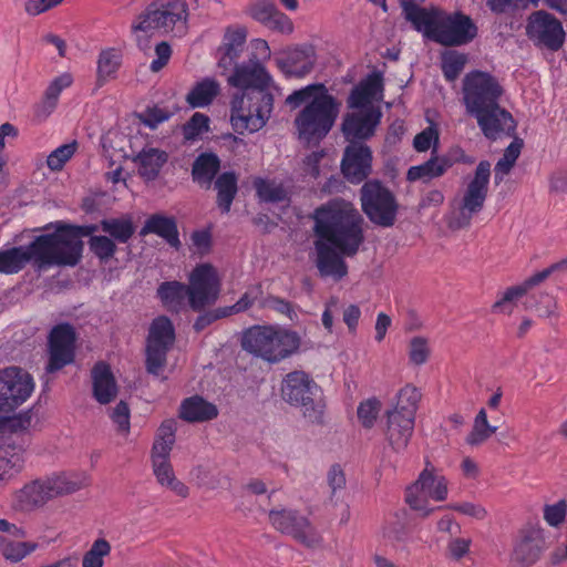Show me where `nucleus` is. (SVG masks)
<instances>
[{
	"instance_id": "1",
	"label": "nucleus",
	"mask_w": 567,
	"mask_h": 567,
	"mask_svg": "<svg viewBox=\"0 0 567 567\" xmlns=\"http://www.w3.org/2000/svg\"><path fill=\"white\" fill-rule=\"evenodd\" d=\"M231 69L228 83L243 90L231 100V126L238 134L257 132L266 125L274 107V96L268 91L271 78L256 56Z\"/></svg>"
},
{
	"instance_id": "2",
	"label": "nucleus",
	"mask_w": 567,
	"mask_h": 567,
	"mask_svg": "<svg viewBox=\"0 0 567 567\" xmlns=\"http://www.w3.org/2000/svg\"><path fill=\"white\" fill-rule=\"evenodd\" d=\"M462 84L466 113L477 121L486 138L495 141L502 134L512 136L515 133L516 122L499 104L504 89L494 75L474 70L463 78Z\"/></svg>"
},
{
	"instance_id": "3",
	"label": "nucleus",
	"mask_w": 567,
	"mask_h": 567,
	"mask_svg": "<svg viewBox=\"0 0 567 567\" xmlns=\"http://www.w3.org/2000/svg\"><path fill=\"white\" fill-rule=\"evenodd\" d=\"M290 110L305 106L293 120L297 137L307 145L319 144L332 130L342 103L323 83H312L290 93L285 101Z\"/></svg>"
},
{
	"instance_id": "4",
	"label": "nucleus",
	"mask_w": 567,
	"mask_h": 567,
	"mask_svg": "<svg viewBox=\"0 0 567 567\" xmlns=\"http://www.w3.org/2000/svg\"><path fill=\"white\" fill-rule=\"evenodd\" d=\"M316 238L337 247L346 257H353L365 240V220L350 202L336 198L313 210Z\"/></svg>"
},
{
	"instance_id": "5",
	"label": "nucleus",
	"mask_w": 567,
	"mask_h": 567,
	"mask_svg": "<svg viewBox=\"0 0 567 567\" xmlns=\"http://www.w3.org/2000/svg\"><path fill=\"white\" fill-rule=\"evenodd\" d=\"M403 16L415 31L443 47H461L477 35V27L471 17L457 11L447 13L437 7H421L413 0H401Z\"/></svg>"
},
{
	"instance_id": "6",
	"label": "nucleus",
	"mask_w": 567,
	"mask_h": 567,
	"mask_svg": "<svg viewBox=\"0 0 567 567\" xmlns=\"http://www.w3.org/2000/svg\"><path fill=\"white\" fill-rule=\"evenodd\" d=\"M219 287L215 268L210 264H202L192 271L188 286L175 280L164 281L157 288V297L169 311L178 312L186 298L194 311H202L218 299Z\"/></svg>"
},
{
	"instance_id": "7",
	"label": "nucleus",
	"mask_w": 567,
	"mask_h": 567,
	"mask_svg": "<svg viewBox=\"0 0 567 567\" xmlns=\"http://www.w3.org/2000/svg\"><path fill=\"white\" fill-rule=\"evenodd\" d=\"M188 16L187 0H152L134 19L131 31L136 35L137 47L146 50L148 40L138 33L182 35L187 30Z\"/></svg>"
},
{
	"instance_id": "8",
	"label": "nucleus",
	"mask_w": 567,
	"mask_h": 567,
	"mask_svg": "<svg viewBox=\"0 0 567 567\" xmlns=\"http://www.w3.org/2000/svg\"><path fill=\"white\" fill-rule=\"evenodd\" d=\"M300 337L295 331L277 330L272 327L254 326L241 337V348L270 363H277L296 352Z\"/></svg>"
},
{
	"instance_id": "9",
	"label": "nucleus",
	"mask_w": 567,
	"mask_h": 567,
	"mask_svg": "<svg viewBox=\"0 0 567 567\" xmlns=\"http://www.w3.org/2000/svg\"><path fill=\"white\" fill-rule=\"evenodd\" d=\"M99 225H72L60 221L53 233L41 235L52 266H76L83 254L82 237L95 236Z\"/></svg>"
},
{
	"instance_id": "10",
	"label": "nucleus",
	"mask_w": 567,
	"mask_h": 567,
	"mask_svg": "<svg viewBox=\"0 0 567 567\" xmlns=\"http://www.w3.org/2000/svg\"><path fill=\"white\" fill-rule=\"evenodd\" d=\"M281 396L288 404L300 408L311 423L321 424L326 402L322 389L303 371L288 373L281 384Z\"/></svg>"
},
{
	"instance_id": "11",
	"label": "nucleus",
	"mask_w": 567,
	"mask_h": 567,
	"mask_svg": "<svg viewBox=\"0 0 567 567\" xmlns=\"http://www.w3.org/2000/svg\"><path fill=\"white\" fill-rule=\"evenodd\" d=\"M362 213L375 226L390 228L394 226L399 203L393 192L379 179L365 181L360 188Z\"/></svg>"
},
{
	"instance_id": "12",
	"label": "nucleus",
	"mask_w": 567,
	"mask_h": 567,
	"mask_svg": "<svg viewBox=\"0 0 567 567\" xmlns=\"http://www.w3.org/2000/svg\"><path fill=\"white\" fill-rule=\"evenodd\" d=\"M175 328L166 316H158L150 324L145 347V370L148 374L161 378L167 364V354L175 342Z\"/></svg>"
},
{
	"instance_id": "13",
	"label": "nucleus",
	"mask_w": 567,
	"mask_h": 567,
	"mask_svg": "<svg viewBox=\"0 0 567 567\" xmlns=\"http://www.w3.org/2000/svg\"><path fill=\"white\" fill-rule=\"evenodd\" d=\"M84 485V476L63 473L24 485L19 492L18 499L21 508L32 509L42 506L51 498L74 493Z\"/></svg>"
},
{
	"instance_id": "14",
	"label": "nucleus",
	"mask_w": 567,
	"mask_h": 567,
	"mask_svg": "<svg viewBox=\"0 0 567 567\" xmlns=\"http://www.w3.org/2000/svg\"><path fill=\"white\" fill-rule=\"evenodd\" d=\"M32 262L35 270L52 267L42 236H37L27 246H17L0 250V274L20 272L27 264Z\"/></svg>"
},
{
	"instance_id": "15",
	"label": "nucleus",
	"mask_w": 567,
	"mask_h": 567,
	"mask_svg": "<svg viewBox=\"0 0 567 567\" xmlns=\"http://www.w3.org/2000/svg\"><path fill=\"white\" fill-rule=\"evenodd\" d=\"M491 163L481 161L476 166L474 178L468 183L456 217L451 220L452 228L470 226L472 216L482 210L488 192Z\"/></svg>"
},
{
	"instance_id": "16",
	"label": "nucleus",
	"mask_w": 567,
	"mask_h": 567,
	"mask_svg": "<svg viewBox=\"0 0 567 567\" xmlns=\"http://www.w3.org/2000/svg\"><path fill=\"white\" fill-rule=\"evenodd\" d=\"M526 35L540 50L559 51L566 39L561 22L545 10L533 12L526 23Z\"/></svg>"
},
{
	"instance_id": "17",
	"label": "nucleus",
	"mask_w": 567,
	"mask_h": 567,
	"mask_svg": "<svg viewBox=\"0 0 567 567\" xmlns=\"http://www.w3.org/2000/svg\"><path fill=\"white\" fill-rule=\"evenodd\" d=\"M430 463L420 473L416 482L406 489L405 501L412 509L422 512L424 517L429 516L434 508H427V498L436 502L445 501L447 497V481L443 475L434 473L429 468Z\"/></svg>"
},
{
	"instance_id": "18",
	"label": "nucleus",
	"mask_w": 567,
	"mask_h": 567,
	"mask_svg": "<svg viewBox=\"0 0 567 567\" xmlns=\"http://www.w3.org/2000/svg\"><path fill=\"white\" fill-rule=\"evenodd\" d=\"M34 389L32 377L18 367L0 371V413L9 414L31 395Z\"/></svg>"
},
{
	"instance_id": "19",
	"label": "nucleus",
	"mask_w": 567,
	"mask_h": 567,
	"mask_svg": "<svg viewBox=\"0 0 567 567\" xmlns=\"http://www.w3.org/2000/svg\"><path fill=\"white\" fill-rule=\"evenodd\" d=\"M76 332L68 322L54 326L48 336L47 373H54L74 362Z\"/></svg>"
},
{
	"instance_id": "20",
	"label": "nucleus",
	"mask_w": 567,
	"mask_h": 567,
	"mask_svg": "<svg viewBox=\"0 0 567 567\" xmlns=\"http://www.w3.org/2000/svg\"><path fill=\"white\" fill-rule=\"evenodd\" d=\"M547 549L545 530L538 525L524 526L514 542L511 567H532Z\"/></svg>"
},
{
	"instance_id": "21",
	"label": "nucleus",
	"mask_w": 567,
	"mask_h": 567,
	"mask_svg": "<svg viewBox=\"0 0 567 567\" xmlns=\"http://www.w3.org/2000/svg\"><path fill=\"white\" fill-rule=\"evenodd\" d=\"M271 525L280 533L291 536L306 547H315L320 544L321 536L311 525L309 519L293 509H271L269 512Z\"/></svg>"
},
{
	"instance_id": "22",
	"label": "nucleus",
	"mask_w": 567,
	"mask_h": 567,
	"mask_svg": "<svg viewBox=\"0 0 567 567\" xmlns=\"http://www.w3.org/2000/svg\"><path fill=\"white\" fill-rule=\"evenodd\" d=\"M372 151L363 143L348 144L341 159V172L351 184H360L372 173Z\"/></svg>"
},
{
	"instance_id": "23",
	"label": "nucleus",
	"mask_w": 567,
	"mask_h": 567,
	"mask_svg": "<svg viewBox=\"0 0 567 567\" xmlns=\"http://www.w3.org/2000/svg\"><path fill=\"white\" fill-rule=\"evenodd\" d=\"M379 109L368 107L359 112L347 113L341 124V132L349 142L362 143L374 135L375 128L381 120Z\"/></svg>"
},
{
	"instance_id": "24",
	"label": "nucleus",
	"mask_w": 567,
	"mask_h": 567,
	"mask_svg": "<svg viewBox=\"0 0 567 567\" xmlns=\"http://www.w3.org/2000/svg\"><path fill=\"white\" fill-rule=\"evenodd\" d=\"M317 61L315 47L301 44L285 51L281 56L276 58L278 69L287 78L301 79L309 74Z\"/></svg>"
},
{
	"instance_id": "25",
	"label": "nucleus",
	"mask_w": 567,
	"mask_h": 567,
	"mask_svg": "<svg viewBox=\"0 0 567 567\" xmlns=\"http://www.w3.org/2000/svg\"><path fill=\"white\" fill-rule=\"evenodd\" d=\"M316 266L322 277H332L340 280L348 274V265L339 249L324 240L316 238Z\"/></svg>"
},
{
	"instance_id": "26",
	"label": "nucleus",
	"mask_w": 567,
	"mask_h": 567,
	"mask_svg": "<svg viewBox=\"0 0 567 567\" xmlns=\"http://www.w3.org/2000/svg\"><path fill=\"white\" fill-rule=\"evenodd\" d=\"M247 31L243 27H228L224 33L221 44L218 47L216 55L218 68L224 71L230 70L237 63L246 48Z\"/></svg>"
},
{
	"instance_id": "27",
	"label": "nucleus",
	"mask_w": 567,
	"mask_h": 567,
	"mask_svg": "<svg viewBox=\"0 0 567 567\" xmlns=\"http://www.w3.org/2000/svg\"><path fill=\"white\" fill-rule=\"evenodd\" d=\"M248 14L266 28L280 33L293 31L292 21L271 0H258L248 7Z\"/></svg>"
},
{
	"instance_id": "28",
	"label": "nucleus",
	"mask_w": 567,
	"mask_h": 567,
	"mask_svg": "<svg viewBox=\"0 0 567 567\" xmlns=\"http://www.w3.org/2000/svg\"><path fill=\"white\" fill-rule=\"evenodd\" d=\"M413 417L400 414L398 411L386 412L385 440L396 453L405 450L414 430Z\"/></svg>"
},
{
	"instance_id": "29",
	"label": "nucleus",
	"mask_w": 567,
	"mask_h": 567,
	"mask_svg": "<svg viewBox=\"0 0 567 567\" xmlns=\"http://www.w3.org/2000/svg\"><path fill=\"white\" fill-rule=\"evenodd\" d=\"M23 444L18 435L0 436V482L19 473L23 466Z\"/></svg>"
},
{
	"instance_id": "30",
	"label": "nucleus",
	"mask_w": 567,
	"mask_h": 567,
	"mask_svg": "<svg viewBox=\"0 0 567 567\" xmlns=\"http://www.w3.org/2000/svg\"><path fill=\"white\" fill-rule=\"evenodd\" d=\"M148 234L157 235L176 250H179L182 247L177 221L174 216H166L164 214L148 216L141 228L140 235L146 236Z\"/></svg>"
},
{
	"instance_id": "31",
	"label": "nucleus",
	"mask_w": 567,
	"mask_h": 567,
	"mask_svg": "<svg viewBox=\"0 0 567 567\" xmlns=\"http://www.w3.org/2000/svg\"><path fill=\"white\" fill-rule=\"evenodd\" d=\"M93 396L100 404L112 402L117 395V384L105 362H97L92 369Z\"/></svg>"
},
{
	"instance_id": "32",
	"label": "nucleus",
	"mask_w": 567,
	"mask_h": 567,
	"mask_svg": "<svg viewBox=\"0 0 567 567\" xmlns=\"http://www.w3.org/2000/svg\"><path fill=\"white\" fill-rule=\"evenodd\" d=\"M220 159L213 152L200 153L192 165V179L202 188L209 189L218 176Z\"/></svg>"
},
{
	"instance_id": "33",
	"label": "nucleus",
	"mask_w": 567,
	"mask_h": 567,
	"mask_svg": "<svg viewBox=\"0 0 567 567\" xmlns=\"http://www.w3.org/2000/svg\"><path fill=\"white\" fill-rule=\"evenodd\" d=\"M168 154L154 147H145L133 158L138 165V174L146 181H154L159 175L162 167L167 163Z\"/></svg>"
},
{
	"instance_id": "34",
	"label": "nucleus",
	"mask_w": 567,
	"mask_h": 567,
	"mask_svg": "<svg viewBox=\"0 0 567 567\" xmlns=\"http://www.w3.org/2000/svg\"><path fill=\"white\" fill-rule=\"evenodd\" d=\"M217 415L218 410L216 405L207 402L199 395L183 400L179 408V417L190 423L210 421Z\"/></svg>"
},
{
	"instance_id": "35",
	"label": "nucleus",
	"mask_w": 567,
	"mask_h": 567,
	"mask_svg": "<svg viewBox=\"0 0 567 567\" xmlns=\"http://www.w3.org/2000/svg\"><path fill=\"white\" fill-rule=\"evenodd\" d=\"M217 192L216 205L221 214H228L238 193V175L234 171L223 172L213 182Z\"/></svg>"
},
{
	"instance_id": "36",
	"label": "nucleus",
	"mask_w": 567,
	"mask_h": 567,
	"mask_svg": "<svg viewBox=\"0 0 567 567\" xmlns=\"http://www.w3.org/2000/svg\"><path fill=\"white\" fill-rule=\"evenodd\" d=\"M553 271L550 268H546L542 271H538L524 280L522 285L513 286L506 289V291L503 293V296L494 302L492 306V310L494 312H505L506 307L511 305L514 300L525 296L528 290H530L533 287L542 284L544 280H546Z\"/></svg>"
},
{
	"instance_id": "37",
	"label": "nucleus",
	"mask_w": 567,
	"mask_h": 567,
	"mask_svg": "<svg viewBox=\"0 0 567 567\" xmlns=\"http://www.w3.org/2000/svg\"><path fill=\"white\" fill-rule=\"evenodd\" d=\"M435 148L432 151L430 159L417 166H411L406 174V179L415 182L423 179L429 182L432 178L442 176L452 165L453 162L446 156H434Z\"/></svg>"
},
{
	"instance_id": "38",
	"label": "nucleus",
	"mask_w": 567,
	"mask_h": 567,
	"mask_svg": "<svg viewBox=\"0 0 567 567\" xmlns=\"http://www.w3.org/2000/svg\"><path fill=\"white\" fill-rule=\"evenodd\" d=\"M219 83L212 78H205L197 82L186 95V102L193 107H205L209 105L219 94Z\"/></svg>"
},
{
	"instance_id": "39",
	"label": "nucleus",
	"mask_w": 567,
	"mask_h": 567,
	"mask_svg": "<svg viewBox=\"0 0 567 567\" xmlns=\"http://www.w3.org/2000/svg\"><path fill=\"white\" fill-rule=\"evenodd\" d=\"M101 230L115 243L126 244L135 233V225L130 216L104 218L100 221Z\"/></svg>"
},
{
	"instance_id": "40",
	"label": "nucleus",
	"mask_w": 567,
	"mask_h": 567,
	"mask_svg": "<svg viewBox=\"0 0 567 567\" xmlns=\"http://www.w3.org/2000/svg\"><path fill=\"white\" fill-rule=\"evenodd\" d=\"M122 63V54L111 48L103 50L97 59L96 85L103 86L110 79H114Z\"/></svg>"
},
{
	"instance_id": "41",
	"label": "nucleus",
	"mask_w": 567,
	"mask_h": 567,
	"mask_svg": "<svg viewBox=\"0 0 567 567\" xmlns=\"http://www.w3.org/2000/svg\"><path fill=\"white\" fill-rule=\"evenodd\" d=\"M153 472L162 486H167L178 496L186 497L188 495V487L175 477L169 461L153 462Z\"/></svg>"
},
{
	"instance_id": "42",
	"label": "nucleus",
	"mask_w": 567,
	"mask_h": 567,
	"mask_svg": "<svg viewBox=\"0 0 567 567\" xmlns=\"http://www.w3.org/2000/svg\"><path fill=\"white\" fill-rule=\"evenodd\" d=\"M38 548L34 542H13L0 535V553L11 561L19 563Z\"/></svg>"
},
{
	"instance_id": "43",
	"label": "nucleus",
	"mask_w": 567,
	"mask_h": 567,
	"mask_svg": "<svg viewBox=\"0 0 567 567\" xmlns=\"http://www.w3.org/2000/svg\"><path fill=\"white\" fill-rule=\"evenodd\" d=\"M72 84V76L69 73H63L55 78L47 87L42 101V107L47 115L52 113L58 104L61 92Z\"/></svg>"
},
{
	"instance_id": "44",
	"label": "nucleus",
	"mask_w": 567,
	"mask_h": 567,
	"mask_svg": "<svg viewBox=\"0 0 567 567\" xmlns=\"http://www.w3.org/2000/svg\"><path fill=\"white\" fill-rule=\"evenodd\" d=\"M420 399L421 393L419 390L415 386L408 384L400 390L396 405L392 411H398L400 414L415 419Z\"/></svg>"
},
{
	"instance_id": "45",
	"label": "nucleus",
	"mask_w": 567,
	"mask_h": 567,
	"mask_svg": "<svg viewBox=\"0 0 567 567\" xmlns=\"http://www.w3.org/2000/svg\"><path fill=\"white\" fill-rule=\"evenodd\" d=\"M441 60L444 78L449 82H453L458 78L467 62L466 55L457 51L444 52Z\"/></svg>"
},
{
	"instance_id": "46",
	"label": "nucleus",
	"mask_w": 567,
	"mask_h": 567,
	"mask_svg": "<svg viewBox=\"0 0 567 567\" xmlns=\"http://www.w3.org/2000/svg\"><path fill=\"white\" fill-rule=\"evenodd\" d=\"M87 244L91 252L104 262L112 259L117 250L116 243L105 235L91 236Z\"/></svg>"
},
{
	"instance_id": "47",
	"label": "nucleus",
	"mask_w": 567,
	"mask_h": 567,
	"mask_svg": "<svg viewBox=\"0 0 567 567\" xmlns=\"http://www.w3.org/2000/svg\"><path fill=\"white\" fill-rule=\"evenodd\" d=\"M254 185L259 198L264 202L281 203L288 198L287 192L282 185H277L261 178H257Z\"/></svg>"
},
{
	"instance_id": "48",
	"label": "nucleus",
	"mask_w": 567,
	"mask_h": 567,
	"mask_svg": "<svg viewBox=\"0 0 567 567\" xmlns=\"http://www.w3.org/2000/svg\"><path fill=\"white\" fill-rule=\"evenodd\" d=\"M524 306L528 310H535L539 317L547 318L555 315L557 302L550 295L539 292L527 298Z\"/></svg>"
},
{
	"instance_id": "49",
	"label": "nucleus",
	"mask_w": 567,
	"mask_h": 567,
	"mask_svg": "<svg viewBox=\"0 0 567 567\" xmlns=\"http://www.w3.org/2000/svg\"><path fill=\"white\" fill-rule=\"evenodd\" d=\"M111 551L110 543L104 538L96 539L91 548L84 554L82 567H102L103 557Z\"/></svg>"
},
{
	"instance_id": "50",
	"label": "nucleus",
	"mask_w": 567,
	"mask_h": 567,
	"mask_svg": "<svg viewBox=\"0 0 567 567\" xmlns=\"http://www.w3.org/2000/svg\"><path fill=\"white\" fill-rule=\"evenodd\" d=\"M209 131V117L203 113L196 112L183 125L182 132L186 141H195L204 132Z\"/></svg>"
},
{
	"instance_id": "51",
	"label": "nucleus",
	"mask_w": 567,
	"mask_h": 567,
	"mask_svg": "<svg viewBox=\"0 0 567 567\" xmlns=\"http://www.w3.org/2000/svg\"><path fill=\"white\" fill-rule=\"evenodd\" d=\"M173 113L167 109L158 107L157 105L147 106L142 113L137 114L138 121L151 130L157 128L161 123L171 118Z\"/></svg>"
},
{
	"instance_id": "52",
	"label": "nucleus",
	"mask_w": 567,
	"mask_h": 567,
	"mask_svg": "<svg viewBox=\"0 0 567 567\" xmlns=\"http://www.w3.org/2000/svg\"><path fill=\"white\" fill-rule=\"evenodd\" d=\"M380 409L381 402L375 398L368 399L359 404L357 414L363 427L371 429L374 425Z\"/></svg>"
},
{
	"instance_id": "53",
	"label": "nucleus",
	"mask_w": 567,
	"mask_h": 567,
	"mask_svg": "<svg viewBox=\"0 0 567 567\" xmlns=\"http://www.w3.org/2000/svg\"><path fill=\"white\" fill-rule=\"evenodd\" d=\"M78 143L74 141L55 148L47 158L48 167L51 171H60L64 164L73 156L76 151Z\"/></svg>"
},
{
	"instance_id": "54",
	"label": "nucleus",
	"mask_w": 567,
	"mask_h": 567,
	"mask_svg": "<svg viewBox=\"0 0 567 567\" xmlns=\"http://www.w3.org/2000/svg\"><path fill=\"white\" fill-rule=\"evenodd\" d=\"M539 0H486L488 8L497 14L526 9L532 3L537 6Z\"/></svg>"
},
{
	"instance_id": "55",
	"label": "nucleus",
	"mask_w": 567,
	"mask_h": 567,
	"mask_svg": "<svg viewBox=\"0 0 567 567\" xmlns=\"http://www.w3.org/2000/svg\"><path fill=\"white\" fill-rule=\"evenodd\" d=\"M430 354L427 340L422 337H414L410 342L409 357L412 363L421 365L426 362Z\"/></svg>"
},
{
	"instance_id": "56",
	"label": "nucleus",
	"mask_w": 567,
	"mask_h": 567,
	"mask_svg": "<svg viewBox=\"0 0 567 567\" xmlns=\"http://www.w3.org/2000/svg\"><path fill=\"white\" fill-rule=\"evenodd\" d=\"M260 286H255L250 289H248L240 298L239 300L233 305V306H226V310L229 316L234 313H239L241 311L247 310L250 308L254 303V301L258 298V296L261 293Z\"/></svg>"
},
{
	"instance_id": "57",
	"label": "nucleus",
	"mask_w": 567,
	"mask_h": 567,
	"mask_svg": "<svg viewBox=\"0 0 567 567\" xmlns=\"http://www.w3.org/2000/svg\"><path fill=\"white\" fill-rule=\"evenodd\" d=\"M229 317L225 307H219L209 311H206L197 317L193 328L196 332H200L210 326L213 322Z\"/></svg>"
},
{
	"instance_id": "58",
	"label": "nucleus",
	"mask_w": 567,
	"mask_h": 567,
	"mask_svg": "<svg viewBox=\"0 0 567 567\" xmlns=\"http://www.w3.org/2000/svg\"><path fill=\"white\" fill-rule=\"evenodd\" d=\"M359 87L370 96L374 99L377 94L383 91V75L381 72H372L359 84Z\"/></svg>"
},
{
	"instance_id": "59",
	"label": "nucleus",
	"mask_w": 567,
	"mask_h": 567,
	"mask_svg": "<svg viewBox=\"0 0 567 567\" xmlns=\"http://www.w3.org/2000/svg\"><path fill=\"white\" fill-rule=\"evenodd\" d=\"M566 511L567 505L565 501H559L554 505H546L544 508V518L550 526L557 527L564 522Z\"/></svg>"
},
{
	"instance_id": "60",
	"label": "nucleus",
	"mask_w": 567,
	"mask_h": 567,
	"mask_svg": "<svg viewBox=\"0 0 567 567\" xmlns=\"http://www.w3.org/2000/svg\"><path fill=\"white\" fill-rule=\"evenodd\" d=\"M156 59L150 65L151 71H161L169 61L172 55V48L166 41H162L155 47Z\"/></svg>"
},
{
	"instance_id": "61",
	"label": "nucleus",
	"mask_w": 567,
	"mask_h": 567,
	"mask_svg": "<svg viewBox=\"0 0 567 567\" xmlns=\"http://www.w3.org/2000/svg\"><path fill=\"white\" fill-rule=\"evenodd\" d=\"M111 417L117 424L118 431L128 432L130 430V409L124 401H120L113 409Z\"/></svg>"
},
{
	"instance_id": "62",
	"label": "nucleus",
	"mask_w": 567,
	"mask_h": 567,
	"mask_svg": "<svg viewBox=\"0 0 567 567\" xmlns=\"http://www.w3.org/2000/svg\"><path fill=\"white\" fill-rule=\"evenodd\" d=\"M266 305L275 311L286 315L291 321L298 318L292 303L280 297L269 296L266 300Z\"/></svg>"
},
{
	"instance_id": "63",
	"label": "nucleus",
	"mask_w": 567,
	"mask_h": 567,
	"mask_svg": "<svg viewBox=\"0 0 567 567\" xmlns=\"http://www.w3.org/2000/svg\"><path fill=\"white\" fill-rule=\"evenodd\" d=\"M496 430V426H473L471 433L466 436V443L472 446H478L489 439Z\"/></svg>"
},
{
	"instance_id": "64",
	"label": "nucleus",
	"mask_w": 567,
	"mask_h": 567,
	"mask_svg": "<svg viewBox=\"0 0 567 567\" xmlns=\"http://www.w3.org/2000/svg\"><path fill=\"white\" fill-rule=\"evenodd\" d=\"M190 239L198 254L206 255L209 252L212 248V234L208 229L193 231Z\"/></svg>"
}]
</instances>
